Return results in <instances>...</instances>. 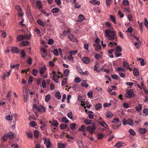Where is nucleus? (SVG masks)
Instances as JSON below:
<instances>
[{"label":"nucleus","mask_w":148,"mask_h":148,"mask_svg":"<svg viewBox=\"0 0 148 148\" xmlns=\"http://www.w3.org/2000/svg\"><path fill=\"white\" fill-rule=\"evenodd\" d=\"M101 118H100L98 119V122L99 124L107 129H108V126L106 124L104 121H101Z\"/></svg>","instance_id":"5"},{"label":"nucleus","mask_w":148,"mask_h":148,"mask_svg":"<svg viewBox=\"0 0 148 148\" xmlns=\"http://www.w3.org/2000/svg\"><path fill=\"white\" fill-rule=\"evenodd\" d=\"M76 124L75 123H72L70 124V126L71 129L73 130L75 129Z\"/></svg>","instance_id":"37"},{"label":"nucleus","mask_w":148,"mask_h":148,"mask_svg":"<svg viewBox=\"0 0 148 148\" xmlns=\"http://www.w3.org/2000/svg\"><path fill=\"white\" fill-rule=\"evenodd\" d=\"M50 99V95L49 94L45 96V101L47 102L49 101Z\"/></svg>","instance_id":"45"},{"label":"nucleus","mask_w":148,"mask_h":148,"mask_svg":"<svg viewBox=\"0 0 148 148\" xmlns=\"http://www.w3.org/2000/svg\"><path fill=\"white\" fill-rule=\"evenodd\" d=\"M29 43V42L27 41H23L20 43V45L21 46H24L28 45Z\"/></svg>","instance_id":"27"},{"label":"nucleus","mask_w":148,"mask_h":148,"mask_svg":"<svg viewBox=\"0 0 148 148\" xmlns=\"http://www.w3.org/2000/svg\"><path fill=\"white\" fill-rule=\"evenodd\" d=\"M42 86L43 88H45L46 87V82L45 80H43L42 83Z\"/></svg>","instance_id":"64"},{"label":"nucleus","mask_w":148,"mask_h":148,"mask_svg":"<svg viewBox=\"0 0 148 148\" xmlns=\"http://www.w3.org/2000/svg\"><path fill=\"white\" fill-rule=\"evenodd\" d=\"M19 65H20L19 64H15V65H13L12 66L11 65H10V67L12 68H16L17 69H18Z\"/></svg>","instance_id":"47"},{"label":"nucleus","mask_w":148,"mask_h":148,"mask_svg":"<svg viewBox=\"0 0 148 148\" xmlns=\"http://www.w3.org/2000/svg\"><path fill=\"white\" fill-rule=\"evenodd\" d=\"M81 86L87 88L88 87V85L86 83V80H84L83 82L81 83Z\"/></svg>","instance_id":"17"},{"label":"nucleus","mask_w":148,"mask_h":148,"mask_svg":"<svg viewBox=\"0 0 148 148\" xmlns=\"http://www.w3.org/2000/svg\"><path fill=\"white\" fill-rule=\"evenodd\" d=\"M77 69L78 72L80 74H82L83 71L81 68L80 66H77Z\"/></svg>","instance_id":"40"},{"label":"nucleus","mask_w":148,"mask_h":148,"mask_svg":"<svg viewBox=\"0 0 148 148\" xmlns=\"http://www.w3.org/2000/svg\"><path fill=\"white\" fill-rule=\"evenodd\" d=\"M144 24L146 27H148V22L147 19L146 18H144Z\"/></svg>","instance_id":"59"},{"label":"nucleus","mask_w":148,"mask_h":148,"mask_svg":"<svg viewBox=\"0 0 148 148\" xmlns=\"http://www.w3.org/2000/svg\"><path fill=\"white\" fill-rule=\"evenodd\" d=\"M6 135V134H4L1 138L2 140H3V142L6 141L7 140V138H8L7 136V135Z\"/></svg>","instance_id":"41"},{"label":"nucleus","mask_w":148,"mask_h":148,"mask_svg":"<svg viewBox=\"0 0 148 148\" xmlns=\"http://www.w3.org/2000/svg\"><path fill=\"white\" fill-rule=\"evenodd\" d=\"M37 23L40 26L44 27L46 25V22H43L41 20H38Z\"/></svg>","instance_id":"14"},{"label":"nucleus","mask_w":148,"mask_h":148,"mask_svg":"<svg viewBox=\"0 0 148 148\" xmlns=\"http://www.w3.org/2000/svg\"><path fill=\"white\" fill-rule=\"evenodd\" d=\"M135 95L133 92L132 89H130L126 90V93L125 95V96L127 98H132L134 97Z\"/></svg>","instance_id":"2"},{"label":"nucleus","mask_w":148,"mask_h":148,"mask_svg":"<svg viewBox=\"0 0 148 148\" xmlns=\"http://www.w3.org/2000/svg\"><path fill=\"white\" fill-rule=\"evenodd\" d=\"M15 9L18 11L21 12L22 11L21 7L18 5H16L15 6Z\"/></svg>","instance_id":"42"},{"label":"nucleus","mask_w":148,"mask_h":148,"mask_svg":"<svg viewBox=\"0 0 148 148\" xmlns=\"http://www.w3.org/2000/svg\"><path fill=\"white\" fill-rule=\"evenodd\" d=\"M58 148H65V147L63 144L59 143L58 144Z\"/></svg>","instance_id":"63"},{"label":"nucleus","mask_w":148,"mask_h":148,"mask_svg":"<svg viewBox=\"0 0 148 148\" xmlns=\"http://www.w3.org/2000/svg\"><path fill=\"white\" fill-rule=\"evenodd\" d=\"M117 45V44L116 42H110L108 43V46L110 47H112Z\"/></svg>","instance_id":"28"},{"label":"nucleus","mask_w":148,"mask_h":148,"mask_svg":"<svg viewBox=\"0 0 148 148\" xmlns=\"http://www.w3.org/2000/svg\"><path fill=\"white\" fill-rule=\"evenodd\" d=\"M129 132H130V134L134 136L136 134V133L134 130L132 129H130Z\"/></svg>","instance_id":"48"},{"label":"nucleus","mask_w":148,"mask_h":148,"mask_svg":"<svg viewBox=\"0 0 148 148\" xmlns=\"http://www.w3.org/2000/svg\"><path fill=\"white\" fill-rule=\"evenodd\" d=\"M67 78H64L62 81V86H64L65 85L67 82Z\"/></svg>","instance_id":"36"},{"label":"nucleus","mask_w":148,"mask_h":148,"mask_svg":"<svg viewBox=\"0 0 148 148\" xmlns=\"http://www.w3.org/2000/svg\"><path fill=\"white\" fill-rule=\"evenodd\" d=\"M68 117L70 119H73V115L72 114V112L70 111L67 115Z\"/></svg>","instance_id":"53"},{"label":"nucleus","mask_w":148,"mask_h":148,"mask_svg":"<svg viewBox=\"0 0 148 148\" xmlns=\"http://www.w3.org/2000/svg\"><path fill=\"white\" fill-rule=\"evenodd\" d=\"M115 51L116 52H121L122 49L121 47L120 46H117L115 48Z\"/></svg>","instance_id":"35"},{"label":"nucleus","mask_w":148,"mask_h":148,"mask_svg":"<svg viewBox=\"0 0 148 148\" xmlns=\"http://www.w3.org/2000/svg\"><path fill=\"white\" fill-rule=\"evenodd\" d=\"M6 120L8 121L12 120V116L8 115L7 116L5 117Z\"/></svg>","instance_id":"52"},{"label":"nucleus","mask_w":148,"mask_h":148,"mask_svg":"<svg viewBox=\"0 0 148 148\" xmlns=\"http://www.w3.org/2000/svg\"><path fill=\"white\" fill-rule=\"evenodd\" d=\"M56 97L58 99H60L61 98V95L59 92H56L55 94Z\"/></svg>","instance_id":"34"},{"label":"nucleus","mask_w":148,"mask_h":148,"mask_svg":"<svg viewBox=\"0 0 148 148\" xmlns=\"http://www.w3.org/2000/svg\"><path fill=\"white\" fill-rule=\"evenodd\" d=\"M133 73L135 76H138L139 75V72L138 68H134L133 70Z\"/></svg>","instance_id":"11"},{"label":"nucleus","mask_w":148,"mask_h":148,"mask_svg":"<svg viewBox=\"0 0 148 148\" xmlns=\"http://www.w3.org/2000/svg\"><path fill=\"white\" fill-rule=\"evenodd\" d=\"M47 143L46 148H49L51 145V143L50 140L48 139V140L46 139L45 140L44 143L46 144Z\"/></svg>","instance_id":"13"},{"label":"nucleus","mask_w":148,"mask_h":148,"mask_svg":"<svg viewBox=\"0 0 148 148\" xmlns=\"http://www.w3.org/2000/svg\"><path fill=\"white\" fill-rule=\"evenodd\" d=\"M102 107V104L100 103H98L95 106V108L96 110H98Z\"/></svg>","instance_id":"19"},{"label":"nucleus","mask_w":148,"mask_h":148,"mask_svg":"<svg viewBox=\"0 0 148 148\" xmlns=\"http://www.w3.org/2000/svg\"><path fill=\"white\" fill-rule=\"evenodd\" d=\"M69 70L68 69H65L64 72V76L65 77H67L69 74Z\"/></svg>","instance_id":"25"},{"label":"nucleus","mask_w":148,"mask_h":148,"mask_svg":"<svg viewBox=\"0 0 148 148\" xmlns=\"http://www.w3.org/2000/svg\"><path fill=\"white\" fill-rule=\"evenodd\" d=\"M39 132L37 130H35L34 132V135L35 137L36 138H38Z\"/></svg>","instance_id":"43"},{"label":"nucleus","mask_w":148,"mask_h":148,"mask_svg":"<svg viewBox=\"0 0 148 148\" xmlns=\"http://www.w3.org/2000/svg\"><path fill=\"white\" fill-rule=\"evenodd\" d=\"M97 139H101L103 137V135L102 134L100 133L99 134L97 135Z\"/></svg>","instance_id":"50"},{"label":"nucleus","mask_w":148,"mask_h":148,"mask_svg":"<svg viewBox=\"0 0 148 148\" xmlns=\"http://www.w3.org/2000/svg\"><path fill=\"white\" fill-rule=\"evenodd\" d=\"M36 5L39 9L41 8L42 6V4L40 1H38L36 2Z\"/></svg>","instance_id":"22"},{"label":"nucleus","mask_w":148,"mask_h":148,"mask_svg":"<svg viewBox=\"0 0 148 148\" xmlns=\"http://www.w3.org/2000/svg\"><path fill=\"white\" fill-rule=\"evenodd\" d=\"M12 52L13 53H18L19 51V50L16 47H13L11 49Z\"/></svg>","instance_id":"9"},{"label":"nucleus","mask_w":148,"mask_h":148,"mask_svg":"<svg viewBox=\"0 0 148 148\" xmlns=\"http://www.w3.org/2000/svg\"><path fill=\"white\" fill-rule=\"evenodd\" d=\"M6 135L8 138L10 139H13L14 138V133L13 132H10L6 134Z\"/></svg>","instance_id":"10"},{"label":"nucleus","mask_w":148,"mask_h":148,"mask_svg":"<svg viewBox=\"0 0 148 148\" xmlns=\"http://www.w3.org/2000/svg\"><path fill=\"white\" fill-rule=\"evenodd\" d=\"M25 39L24 36L23 35H19L17 37V40L18 41H21Z\"/></svg>","instance_id":"18"},{"label":"nucleus","mask_w":148,"mask_h":148,"mask_svg":"<svg viewBox=\"0 0 148 148\" xmlns=\"http://www.w3.org/2000/svg\"><path fill=\"white\" fill-rule=\"evenodd\" d=\"M67 127V125L64 124H61L60 125V129L62 130L65 129Z\"/></svg>","instance_id":"38"},{"label":"nucleus","mask_w":148,"mask_h":148,"mask_svg":"<svg viewBox=\"0 0 148 148\" xmlns=\"http://www.w3.org/2000/svg\"><path fill=\"white\" fill-rule=\"evenodd\" d=\"M142 108V106L141 104H139L138 106L135 107V109L137 111H140Z\"/></svg>","instance_id":"24"},{"label":"nucleus","mask_w":148,"mask_h":148,"mask_svg":"<svg viewBox=\"0 0 148 148\" xmlns=\"http://www.w3.org/2000/svg\"><path fill=\"white\" fill-rule=\"evenodd\" d=\"M26 14L27 16L30 18L33 19L32 16L31 15L30 10L29 8V5L27 6L26 9Z\"/></svg>","instance_id":"6"},{"label":"nucleus","mask_w":148,"mask_h":148,"mask_svg":"<svg viewBox=\"0 0 148 148\" xmlns=\"http://www.w3.org/2000/svg\"><path fill=\"white\" fill-rule=\"evenodd\" d=\"M85 126L84 125H82L81 127H79L78 129V130L79 131L84 132L85 131L84 129Z\"/></svg>","instance_id":"49"},{"label":"nucleus","mask_w":148,"mask_h":148,"mask_svg":"<svg viewBox=\"0 0 148 148\" xmlns=\"http://www.w3.org/2000/svg\"><path fill=\"white\" fill-rule=\"evenodd\" d=\"M123 144L125 145V144L123 142H119L116 144L114 145V147H116V148H120L123 146Z\"/></svg>","instance_id":"7"},{"label":"nucleus","mask_w":148,"mask_h":148,"mask_svg":"<svg viewBox=\"0 0 148 148\" xmlns=\"http://www.w3.org/2000/svg\"><path fill=\"white\" fill-rule=\"evenodd\" d=\"M92 91H89L87 93V95L89 98H91L92 97Z\"/></svg>","instance_id":"57"},{"label":"nucleus","mask_w":148,"mask_h":148,"mask_svg":"<svg viewBox=\"0 0 148 148\" xmlns=\"http://www.w3.org/2000/svg\"><path fill=\"white\" fill-rule=\"evenodd\" d=\"M33 107L35 109H36L38 111H41V108H40V107H38L36 104H35L33 105Z\"/></svg>","instance_id":"44"},{"label":"nucleus","mask_w":148,"mask_h":148,"mask_svg":"<svg viewBox=\"0 0 148 148\" xmlns=\"http://www.w3.org/2000/svg\"><path fill=\"white\" fill-rule=\"evenodd\" d=\"M53 54L56 56H58V52L57 49H55L53 51Z\"/></svg>","instance_id":"61"},{"label":"nucleus","mask_w":148,"mask_h":148,"mask_svg":"<svg viewBox=\"0 0 148 148\" xmlns=\"http://www.w3.org/2000/svg\"><path fill=\"white\" fill-rule=\"evenodd\" d=\"M25 133L27 137L29 138H32L33 137L32 134L30 132H27L26 131L25 132Z\"/></svg>","instance_id":"30"},{"label":"nucleus","mask_w":148,"mask_h":148,"mask_svg":"<svg viewBox=\"0 0 148 148\" xmlns=\"http://www.w3.org/2000/svg\"><path fill=\"white\" fill-rule=\"evenodd\" d=\"M40 108H41V111H39L40 112H45L46 111V109L42 105H40Z\"/></svg>","instance_id":"54"},{"label":"nucleus","mask_w":148,"mask_h":148,"mask_svg":"<svg viewBox=\"0 0 148 148\" xmlns=\"http://www.w3.org/2000/svg\"><path fill=\"white\" fill-rule=\"evenodd\" d=\"M105 36L107 37L108 40L110 41H113L115 40H117V36L116 35V32L114 30H110L107 29L105 31Z\"/></svg>","instance_id":"1"},{"label":"nucleus","mask_w":148,"mask_h":148,"mask_svg":"<svg viewBox=\"0 0 148 148\" xmlns=\"http://www.w3.org/2000/svg\"><path fill=\"white\" fill-rule=\"evenodd\" d=\"M46 69V67L45 66L41 68L39 70V73L41 75L43 74L45 71V70Z\"/></svg>","instance_id":"16"},{"label":"nucleus","mask_w":148,"mask_h":148,"mask_svg":"<svg viewBox=\"0 0 148 148\" xmlns=\"http://www.w3.org/2000/svg\"><path fill=\"white\" fill-rule=\"evenodd\" d=\"M120 52H117L115 51V56L116 57H119L120 56L122 55V53Z\"/></svg>","instance_id":"58"},{"label":"nucleus","mask_w":148,"mask_h":148,"mask_svg":"<svg viewBox=\"0 0 148 148\" xmlns=\"http://www.w3.org/2000/svg\"><path fill=\"white\" fill-rule=\"evenodd\" d=\"M78 18L79 19H80V20L79 19V20L77 21V22L82 21L85 19V18L84 15L82 14L79 15L78 16Z\"/></svg>","instance_id":"33"},{"label":"nucleus","mask_w":148,"mask_h":148,"mask_svg":"<svg viewBox=\"0 0 148 148\" xmlns=\"http://www.w3.org/2000/svg\"><path fill=\"white\" fill-rule=\"evenodd\" d=\"M119 119L118 118H114L113 119V121H112V123H115L119 122Z\"/></svg>","instance_id":"56"},{"label":"nucleus","mask_w":148,"mask_h":148,"mask_svg":"<svg viewBox=\"0 0 148 148\" xmlns=\"http://www.w3.org/2000/svg\"><path fill=\"white\" fill-rule=\"evenodd\" d=\"M38 73V71L37 69H34L32 71V74L34 76H36Z\"/></svg>","instance_id":"15"},{"label":"nucleus","mask_w":148,"mask_h":148,"mask_svg":"<svg viewBox=\"0 0 148 148\" xmlns=\"http://www.w3.org/2000/svg\"><path fill=\"white\" fill-rule=\"evenodd\" d=\"M82 61L84 63L88 64L90 62V60L89 58L87 57H84L82 59Z\"/></svg>","instance_id":"8"},{"label":"nucleus","mask_w":148,"mask_h":148,"mask_svg":"<svg viewBox=\"0 0 148 148\" xmlns=\"http://www.w3.org/2000/svg\"><path fill=\"white\" fill-rule=\"evenodd\" d=\"M49 122L51 123V125L55 127H57L58 125V121L56 120H53V121L51 122L50 121Z\"/></svg>","instance_id":"12"},{"label":"nucleus","mask_w":148,"mask_h":148,"mask_svg":"<svg viewBox=\"0 0 148 148\" xmlns=\"http://www.w3.org/2000/svg\"><path fill=\"white\" fill-rule=\"evenodd\" d=\"M61 121L62 122L67 123L69 122V121L65 117H63L61 119Z\"/></svg>","instance_id":"23"},{"label":"nucleus","mask_w":148,"mask_h":148,"mask_svg":"<svg viewBox=\"0 0 148 148\" xmlns=\"http://www.w3.org/2000/svg\"><path fill=\"white\" fill-rule=\"evenodd\" d=\"M110 17L111 20V21L114 24H116V19L115 18L114 16L112 15H111L110 16Z\"/></svg>","instance_id":"21"},{"label":"nucleus","mask_w":148,"mask_h":148,"mask_svg":"<svg viewBox=\"0 0 148 148\" xmlns=\"http://www.w3.org/2000/svg\"><path fill=\"white\" fill-rule=\"evenodd\" d=\"M101 48V47L100 44L97 45L96 47L95 50L96 51H99Z\"/></svg>","instance_id":"55"},{"label":"nucleus","mask_w":148,"mask_h":148,"mask_svg":"<svg viewBox=\"0 0 148 148\" xmlns=\"http://www.w3.org/2000/svg\"><path fill=\"white\" fill-rule=\"evenodd\" d=\"M59 9L58 8H54L51 10V12L53 13H57L59 12Z\"/></svg>","instance_id":"20"},{"label":"nucleus","mask_w":148,"mask_h":148,"mask_svg":"<svg viewBox=\"0 0 148 148\" xmlns=\"http://www.w3.org/2000/svg\"><path fill=\"white\" fill-rule=\"evenodd\" d=\"M29 125L32 127H34L36 126L37 124L35 121H32L30 123Z\"/></svg>","instance_id":"46"},{"label":"nucleus","mask_w":148,"mask_h":148,"mask_svg":"<svg viewBox=\"0 0 148 148\" xmlns=\"http://www.w3.org/2000/svg\"><path fill=\"white\" fill-rule=\"evenodd\" d=\"M123 124L124 125L126 124H128L130 126L134 124L133 120L129 119L127 120L124 119L123 120Z\"/></svg>","instance_id":"4"},{"label":"nucleus","mask_w":148,"mask_h":148,"mask_svg":"<svg viewBox=\"0 0 148 148\" xmlns=\"http://www.w3.org/2000/svg\"><path fill=\"white\" fill-rule=\"evenodd\" d=\"M139 131L140 134H143L147 132V130L145 128H140Z\"/></svg>","instance_id":"26"},{"label":"nucleus","mask_w":148,"mask_h":148,"mask_svg":"<svg viewBox=\"0 0 148 148\" xmlns=\"http://www.w3.org/2000/svg\"><path fill=\"white\" fill-rule=\"evenodd\" d=\"M113 116V114L111 112H107L106 114V117L107 118H110Z\"/></svg>","instance_id":"31"},{"label":"nucleus","mask_w":148,"mask_h":148,"mask_svg":"<svg viewBox=\"0 0 148 148\" xmlns=\"http://www.w3.org/2000/svg\"><path fill=\"white\" fill-rule=\"evenodd\" d=\"M80 78L79 77H77L75 79L74 81L76 83H79L81 82L80 80Z\"/></svg>","instance_id":"62"},{"label":"nucleus","mask_w":148,"mask_h":148,"mask_svg":"<svg viewBox=\"0 0 148 148\" xmlns=\"http://www.w3.org/2000/svg\"><path fill=\"white\" fill-rule=\"evenodd\" d=\"M84 123H85L86 125H88L91 123V120L88 119H86L84 121Z\"/></svg>","instance_id":"29"},{"label":"nucleus","mask_w":148,"mask_h":148,"mask_svg":"<svg viewBox=\"0 0 148 148\" xmlns=\"http://www.w3.org/2000/svg\"><path fill=\"white\" fill-rule=\"evenodd\" d=\"M92 125H89L86 127V130L88 131L90 134H92L94 131L96 129L95 123H92Z\"/></svg>","instance_id":"3"},{"label":"nucleus","mask_w":148,"mask_h":148,"mask_svg":"<svg viewBox=\"0 0 148 148\" xmlns=\"http://www.w3.org/2000/svg\"><path fill=\"white\" fill-rule=\"evenodd\" d=\"M1 32L2 33V36L3 38H5L7 36L4 30H2L1 31Z\"/></svg>","instance_id":"51"},{"label":"nucleus","mask_w":148,"mask_h":148,"mask_svg":"<svg viewBox=\"0 0 148 148\" xmlns=\"http://www.w3.org/2000/svg\"><path fill=\"white\" fill-rule=\"evenodd\" d=\"M122 3L123 5L125 6H128L129 5V2L127 0H123Z\"/></svg>","instance_id":"32"},{"label":"nucleus","mask_w":148,"mask_h":148,"mask_svg":"<svg viewBox=\"0 0 148 148\" xmlns=\"http://www.w3.org/2000/svg\"><path fill=\"white\" fill-rule=\"evenodd\" d=\"M54 42V40L52 39H49L48 41V44L50 45H52Z\"/></svg>","instance_id":"60"},{"label":"nucleus","mask_w":148,"mask_h":148,"mask_svg":"<svg viewBox=\"0 0 148 148\" xmlns=\"http://www.w3.org/2000/svg\"><path fill=\"white\" fill-rule=\"evenodd\" d=\"M20 54L22 57L23 58L26 56V54L24 50H22L20 52Z\"/></svg>","instance_id":"39"}]
</instances>
